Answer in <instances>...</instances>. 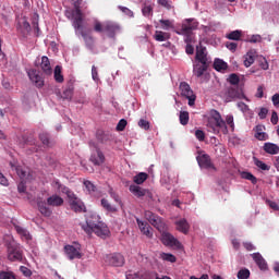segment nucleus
I'll return each instance as SVG.
<instances>
[{"instance_id": "6", "label": "nucleus", "mask_w": 279, "mask_h": 279, "mask_svg": "<svg viewBox=\"0 0 279 279\" xmlns=\"http://www.w3.org/2000/svg\"><path fill=\"white\" fill-rule=\"evenodd\" d=\"M207 128L211 130L214 134H228V125H226V120L221 117L219 111L213 109L207 119Z\"/></svg>"}, {"instance_id": "19", "label": "nucleus", "mask_w": 279, "mask_h": 279, "mask_svg": "<svg viewBox=\"0 0 279 279\" xmlns=\"http://www.w3.org/2000/svg\"><path fill=\"white\" fill-rule=\"evenodd\" d=\"M9 260L11 262H20L22 260V251L17 248V246H9Z\"/></svg>"}, {"instance_id": "25", "label": "nucleus", "mask_w": 279, "mask_h": 279, "mask_svg": "<svg viewBox=\"0 0 279 279\" xmlns=\"http://www.w3.org/2000/svg\"><path fill=\"white\" fill-rule=\"evenodd\" d=\"M253 260L257 264L259 269L262 270H267L268 269V264H266V259L262 256L259 253L253 254Z\"/></svg>"}, {"instance_id": "34", "label": "nucleus", "mask_w": 279, "mask_h": 279, "mask_svg": "<svg viewBox=\"0 0 279 279\" xmlns=\"http://www.w3.org/2000/svg\"><path fill=\"white\" fill-rule=\"evenodd\" d=\"M242 36V31H232L231 33L227 34L226 38H228V40H241Z\"/></svg>"}, {"instance_id": "28", "label": "nucleus", "mask_w": 279, "mask_h": 279, "mask_svg": "<svg viewBox=\"0 0 279 279\" xmlns=\"http://www.w3.org/2000/svg\"><path fill=\"white\" fill-rule=\"evenodd\" d=\"M177 223V230H179V232H182L183 234H189V222L186 221V219H181L179 221L175 222Z\"/></svg>"}, {"instance_id": "56", "label": "nucleus", "mask_w": 279, "mask_h": 279, "mask_svg": "<svg viewBox=\"0 0 279 279\" xmlns=\"http://www.w3.org/2000/svg\"><path fill=\"white\" fill-rule=\"evenodd\" d=\"M92 77L94 82H99V72H97V66H92Z\"/></svg>"}, {"instance_id": "2", "label": "nucleus", "mask_w": 279, "mask_h": 279, "mask_svg": "<svg viewBox=\"0 0 279 279\" xmlns=\"http://www.w3.org/2000/svg\"><path fill=\"white\" fill-rule=\"evenodd\" d=\"M145 219L161 233V242L163 245H180V242L173 234L167 232V223L160 216L154 214L151 210L144 211Z\"/></svg>"}, {"instance_id": "21", "label": "nucleus", "mask_w": 279, "mask_h": 279, "mask_svg": "<svg viewBox=\"0 0 279 279\" xmlns=\"http://www.w3.org/2000/svg\"><path fill=\"white\" fill-rule=\"evenodd\" d=\"M40 66L45 75H51L53 73V70L51 69V62L49 61V57L47 56L41 57Z\"/></svg>"}, {"instance_id": "26", "label": "nucleus", "mask_w": 279, "mask_h": 279, "mask_svg": "<svg viewBox=\"0 0 279 279\" xmlns=\"http://www.w3.org/2000/svg\"><path fill=\"white\" fill-rule=\"evenodd\" d=\"M169 38H171V34L167 32L156 31L154 34V39L157 40V43H166Z\"/></svg>"}, {"instance_id": "43", "label": "nucleus", "mask_w": 279, "mask_h": 279, "mask_svg": "<svg viewBox=\"0 0 279 279\" xmlns=\"http://www.w3.org/2000/svg\"><path fill=\"white\" fill-rule=\"evenodd\" d=\"M250 278V270L241 269L236 272V279H247Z\"/></svg>"}, {"instance_id": "22", "label": "nucleus", "mask_w": 279, "mask_h": 279, "mask_svg": "<svg viewBox=\"0 0 279 279\" xmlns=\"http://www.w3.org/2000/svg\"><path fill=\"white\" fill-rule=\"evenodd\" d=\"M17 29L23 34V36H27L29 32H32V25H29V22L27 20L23 19L17 23Z\"/></svg>"}, {"instance_id": "36", "label": "nucleus", "mask_w": 279, "mask_h": 279, "mask_svg": "<svg viewBox=\"0 0 279 279\" xmlns=\"http://www.w3.org/2000/svg\"><path fill=\"white\" fill-rule=\"evenodd\" d=\"M179 121L181 125H189V121H190L189 111H181L179 114Z\"/></svg>"}, {"instance_id": "31", "label": "nucleus", "mask_w": 279, "mask_h": 279, "mask_svg": "<svg viewBox=\"0 0 279 279\" xmlns=\"http://www.w3.org/2000/svg\"><path fill=\"white\" fill-rule=\"evenodd\" d=\"M147 178H149V174L146 172H140L133 178V182L137 185H141L147 180Z\"/></svg>"}, {"instance_id": "8", "label": "nucleus", "mask_w": 279, "mask_h": 279, "mask_svg": "<svg viewBox=\"0 0 279 279\" xmlns=\"http://www.w3.org/2000/svg\"><path fill=\"white\" fill-rule=\"evenodd\" d=\"M63 193L66 195L68 204L73 213H86V205H84V202L73 191H70L69 187H63Z\"/></svg>"}, {"instance_id": "4", "label": "nucleus", "mask_w": 279, "mask_h": 279, "mask_svg": "<svg viewBox=\"0 0 279 279\" xmlns=\"http://www.w3.org/2000/svg\"><path fill=\"white\" fill-rule=\"evenodd\" d=\"M82 230L86 232V234L95 233L96 236H100V239H106L108 234H110V229L108 226L101 221V217L97 214H92L86 218V223L81 225Z\"/></svg>"}, {"instance_id": "20", "label": "nucleus", "mask_w": 279, "mask_h": 279, "mask_svg": "<svg viewBox=\"0 0 279 279\" xmlns=\"http://www.w3.org/2000/svg\"><path fill=\"white\" fill-rule=\"evenodd\" d=\"M208 66H210V63L195 64L193 68V73H194L195 77H202V75H204V73H206L208 71Z\"/></svg>"}, {"instance_id": "24", "label": "nucleus", "mask_w": 279, "mask_h": 279, "mask_svg": "<svg viewBox=\"0 0 279 279\" xmlns=\"http://www.w3.org/2000/svg\"><path fill=\"white\" fill-rule=\"evenodd\" d=\"M263 149L264 151H266V154H270L271 156H276V154H279V146L274 143H265Z\"/></svg>"}, {"instance_id": "49", "label": "nucleus", "mask_w": 279, "mask_h": 279, "mask_svg": "<svg viewBox=\"0 0 279 279\" xmlns=\"http://www.w3.org/2000/svg\"><path fill=\"white\" fill-rule=\"evenodd\" d=\"M126 125H128V120L121 119V120L118 122V124H117V131H118V132H123V130H125Z\"/></svg>"}, {"instance_id": "30", "label": "nucleus", "mask_w": 279, "mask_h": 279, "mask_svg": "<svg viewBox=\"0 0 279 279\" xmlns=\"http://www.w3.org/2000/svg\"><path fill=\"white\" fill-rule=\"evenodd\" d=\"M214 69L218 72L226 71L228 69V63L221 59H216L214 61Z\"/></svg>"}, {"instance_id": "59", "label": "nucleus", "mask_w": 279, "mask_h": 279, "mask_svg": "<svg viewBox=\"0 0 279 279\" xmlns=\"http://www.w3.org/2000/svg\"><path fill=\"white\" fill-rule=\"evenodd\" d=\"M227 49H229V51H236V47H239V44L236 43H227L226 44Z\"/></svg>"}, {"instance_id": "64", "label": "nucleus", "mask_w": 279, "mask_h": 279, "mask_svg": "<svg viewBox=\"0 0 279 279\" xmlns=\"http://www.w3.org/2000/svg\"><path fill=\"white\" fill-rule=\"evenodd\" d=\"M247 41L248 43H260V35H253Z\"/></svg>"}, {"instance_id": "47", "label": "nucleus", "mask_w": 279, "mask_h": 279, "mask_svg": "<svg viewBox=\"0 0 279 279\" xmlns=\"http://www.w3.org/2000/svg\"><path fill=\"white\" fill-rule=\"evenodd\" d=\"M228 82L232 84V86H236V84H239V82H241V80L239 78V75L236 74H230Z\"/></svg>"}, {"instance_id": "52", "label": "nucleus", "mask_w": 279, "mask_h": 279, "mask_svg": "<svg viewBox=\"0 0 279 279\" xmlns=\"http://www.w3.org/2000/svg\"><path fill=\"white\" fill-rule=\"evenodd\" d=\"M154 12V8L151 5H144L143 9H142V13L145 15V16H149L151 13Z\"/></svg>"}, {"instance_id": "41", "label": "nucleus", "mask_w": 279, "mask_h": 279, "mask_svg": "<svg viewBox=\"0 0 279 279\" xmlns=\"http://www.w3.org/2000/svg\"><path fill=\"white\" fill-rule=\"evenodd\" d=\"M109 195L110 197L114 201L116 204H119V206H123V202L121 201V196L114 192V190L110 189L109 190Z\"/></svg>"}, {"instance_id": "32", "label": "nucleus", "mask_w": 279, "mask_h": 279, "mask_svg": "<svg viewBox=\"0 0 279 279\" xmlns=\"http://www.w3.org/2000/svg\"><path fill=\"white\" fill-rule=\"evenodd\" d=\"M100 204L102 206V208H105V210H107V213H117V207L113 206L112 204H110V202L106 198H102L100 201Z\"/></svg>"}, {"instance_id": "44", "label": "nucleus", "mask_w": 279, "mask_h": 279, "mask_svg": "<svg viewBox=\"0 0 279 279\" xmlns=\"http://www.w3.org/2000/svg\"><path fill=\"white\" fill-rule=\"evenodd\" d=\"M225 123L226 125H229V128H231L232 132H234V116L228 114L226 117Z\"/></svg>"}, {"instance_id": "35", "label": "nucleus", "mask_w": 279, "mask_h": 279, "mask_svg": "<svg viewBox=\"0 0 279 279\" xmlns=\"http://www.w3.org/2000/svg\"><path fill=\"white\" fill-rule=\"evenodd\" d=\"M159 258L166 263H177V257L170 253H160Z\"/></svg>"}, {"instance_id": "1", "label": "nucleus", "mask_w": 279, "mask_h": 279, "mask_svg": "<svg viewBox=\"0 0 279 279\" xmlns=\"http://www.w3.org/2000/svg\"><path fill=\"white\" fill-rule=\"evenodd\" d=\"M75 10L72 12L73 22L72 26L75 29V34H80L85 43L87 49L93 51L95 49V37L90 35V31H84V17L82 16V10L80 9V4L82 0H73Z\"/></svg>"}, {"instance_id": "11", "label": "nucleus", "mask_w": 279, "mask_h": 279, "mask_svg": "<svg viewBox=\"0 0 279 279\" xmlns=\"http://www.w3.org/2000/svg\"><path fill=\"white\" fill-rule=\"evenodd\" d=\"M180 90H181V95L182 97H185L186 99H189V106H195V94L193 93V89H191V85H189V83L186 82H182L180 84Z\"/></svg>"}, {"instance_id": "23", "label": "nucleus", "mask_w": 279, "mask_h": 279, "mask_svg": "<svg viewBox=\"0 0 279 279\" xmlns=\"http://www.w3.org/2000/svg\"><path fill=\"white\" fill-rule=\"evenodd\" d=\"M129 191L130 193H133L135 197H145L148 193L147 190L134 184L130 185Z\"/></svg>"}, {"instance_id": "17", "label": "nucleus", "mask_w": 279, "mask_h": 279, "mask_svg": "<svg viewBox=\"0 0 279 279\" xmlns=\"http://www.w3.org/2000/svg\"><path fill=\"white\" fill-rule=\"evenodd\" d=\"M28 77L31 82L37 86V88H43L45 86V80H43V76L38 73L36 70H29L28 71Z\"/></svg>"}, {"instance_id": "13", "label": "nucleus", "mask_w": 279, "mask_h": 279, "mask_svg": "<svg viewBox=\"0 0 279 279\" xmlns=\"http://www.w3.org/2000/svg\"><path fill=\"white\" fill-rule=\"evenodd\" d=\"M195 60L199 64H211L213 59L208 57V51L206 50V47H196V54H195Z\"/></svg>"}, {"instance_id": "29", "label": "nucleus", "mask_w": 279, "mask_h": 279, "mask_svg": "<svg viewBox=\"0 0 279 279\" xmlns=\"http://www.w3.org/2000/svg\"><path fill=\"white\" fill-rule=\"evenodd\" d=\"M255 138H257V141H267L269 138V135L263 132V125L256 126Z\"/></svg>"}, {"instance_id": "5", "label": "nucleus", "mask_w": 279, "mask_h": 279, "mask_svg": "<svg viewBox=\"0 0 279 279\" xmlns=\"http://www.w3.org/2000/svg\"><path fill=\"white\" fill-rule=\"evenodd\" d=\"M94 32H96V34H106L108 38H116L117 34L121 32V25L113 21L101 23L100 21L95 20Z\"/></svg>"}, {"instance_id": "53", "label": "nucleus", "mask_w": 279, "mask_h": 279, "mask_svg": "<svg viewBox=\"0 0 279 279\" xmlns=\"http://www.w3.org/2000/svg\"><path fill=\"white\" fill-rule=\"evenodd\" d=\"M138 125L142 130H149L150 128V124H149V121L145 120V119H141L138 121Z\"/></svg>"}, {"instance_id": "38", "label": "nucleus", "mask_w": 279, "mask_h": 279, "mask_svg": "<svg viewBox=\"0 0 279 279\" xmlns=\"http://www.w3.org/2000/svg\"><path fill=\"white\" fill-rule=\"evenodd\" d=\"M254 62V51H248L246 56H244V66L250 68V65Z\"/></svg>"}, {"instance_id": "57", "label": "nucleus", "mask_w": 279, "mask_h": 279, "mask_svg": "<svg viewBox=\"0 0 279 279\" xmlns=\"http://www.w3.org/2000/svg\"><path fill=\"white\" fill-rule=\"evenodd\" d=\"M3 243H4V245H13L14 244V239L12 238V235L7 234L3 238Z\"/></svg>"}, {"instance_id": "15", "label": "nucleus", "mask_w": 279, "mask_h": 279, "mask_svg": "<svg viewBox=\"0 0 279 279\" xmlns=\"http://www.w3.org/2000/svg\"><path fill=\"white\" fill-rule=\"evenodd\" d=\"M136 223L144 236H147V239H151V236H154V229L147 223V221H143L140 218H136Z\"/></svg>"}, {"instance_id": "55", "label": "nucleus", "mask_w": 279, "mask_h": 279, "mask_svg": "<svg viewBox=\"0 0 279 279\" xmlns=\"http://www.w3.org/2000/svg\"><path fill=\"white\" fill-rule=\"evenodd\" d=\"M84 186L86 187V190L89 192V193H95V184H93V182L90 181H84Z\"/></svg>"}, {"instance_id": "3", "label": "nucleus", "mask_w": 279, "mask_h": 279, "mask_svg": "<svg viewBox=\"0 0 279 279\" xmlns=\"http://www.w3.org/2000/svg\"><path fill=\"white\" fill-rule=\"evenodd\" d=\"M199 27V22L195 19H187L185 20L182 25L181 29L177 31L179 36H184V43H186L185 52L187 56H193L195 53V48L193 44H195V29Z\"/></svg>"}, {"instance_id": "37", "label": "nucleus", "mask_w": 279, "mask_h": 279, "mask_svg": "<svg viewBox=\"0 0 279 279\" xmlns=\"http://www.w3.org/2000/svg\"><path fill=\"white\" fill-rule=\"evenodd\" d=\"M241 178L243 180H248L250 182H252V184H256L258 182V179H256L254 174H252L251 172H246V171L241 172Z\"/></svg>"}, {"instance_id": "40", "label": "nucleus", "mask_w": 279, "mask_h": 279, "mask_svg": "<svg viewBox=\"0 0 279 279\" xmlns=\"http://www.w3.org/2000/svg\"><path fill=\"white\" fill-rule=\"evenodd\" d=\"M159 23L161 25V29H165L166 32L173 29V22L171 20H160Z\"/></svg>"}, {"instance_id": "63", "label": "nucleus", "mask_w": 279, "mask_h": 279, "mask_svg": "<svg viewBox=\"0 0 279 279\" xmlns=\"http://www.w3.org/2000/svg\"><path fill=\"white\" fill-rule=\"evenodd\" d=\"M33 27L34 29H37V32H40V27H38V14H35V17L33 20Z\"/></svg>"}, {"instance_id": "46", "label": "nucleus", "mask_w": 279, "mask_h": 279, "mask_svg": "<svg viewBox=\"0 0 279 279\" xmlns=\"http://www.w3.org/2000/svg\"><path fill=\"white\" fill-rule=\"evenodd\" d=\"M51 186L57 189V191H61L62 193H64V189H66V186L62 185V183H60L58 180H53Z\"/></svg>"}, {"instance_id": "42", "label": "nucleus", "mask_w": 279, "mask_h": 279, "mask_svg": "<svg viewBox=\"0 0 279 279\" xmlns=\"http://www.w3.org/2000/svg\"><path fill=\"white\" fill-rule=\"evenodd\" d=\"M258 64L263 71H267L269 69V62H267V59L265 57L258 58Z\"/></svg>"}, {"instance_id": "10", "label": "nucleus", "mask_w": 279, "mask_h": 279, "mask_svg": "<svg viewBox=\"0 0 279 279\" xmlns=\"http://www.w3.org/2000/svg\"><path fill=\"white\" fill-rule=\"evenodd\" d=\"M89 147H94L95 149L93 150L89 160L95 165V167H101V165L106 162V155H104V151L99 148V144L89 142Z\"/></svg>"}, {"instance_id": "7", "label": "nucleus", "mask_w": 279, "mask_h": 279, "mask_svg": "<svg viewBox=\"0 0 279 279\" xmlns=\"http://www.w3.org/2000/svg\"><path fill=\"white\" fill-rule=\"evenodd\" d=\"M63 204H64V198L54 194L47 198V203L45 201H39L37 203V206H38L39 213H41L44 217H51L53 211H51V208H49L48 206L58 208Z\"/></svg>"}, {"instance_id": "62", "label": "nucleus", "mask_w": 279, "mask_h": 279, "mask_svg": "<svg viewBox=\"0 0 279 279\" xmlns=\"http://www.w3.org/2000/svg\"><path fill=\"white\" fill-rule=\"evenodd\" d=\"M271 99L275 108H279V94H275Z\"/></svg>"}, {"instance_id": "60", "label": "nucleus", "mask_w": 279, "mask_h": 279, "mask_svg": "<svg viewBox=\"0 0 279 279\" xmlns=\"http://www.w3.org/2000/svg\"><path fill=\"white\" fill-rule=\"evenodd\" d=\"M269 112V110H267V108H262L258 116L259 119H267V113Z\"/></svg>"}, {"instance_id": "61", "label": "nucleus", "mask_w": 279, "mask_h": 279, "mask_svg": "<svg viewBox=\"0 0 279 279\" xmlns=\"http://www.w3.org/2000/svg\"><path fill=\"white\" fill-rule=\"evenodd\" d=\"M270 121H271L272 125H278V112L272 111Z\"/></svg>"}, {"instance_id": "27", "label": "nucleus", "mask_w": 279, "mask_h": 279, "mask_svg": "<svg viewBox=\"0 0 279 279\" xmlns=\"http://www.w3.org/2000/svg\"><path fill=\"white\" fill-rule=\"evenodd\" d=\"M17 234H20V236L24 240V241H32V235L29 234V231H27L25 228L15 225L14 226Z\"/></svg>"}, {"instance_id": "33", "label": "nucleus", "mask_w": 279, "mask_h": 279, "mask_svg": "<svg viewBox=\"0 0 279 279\" xmlns=\"http://www.w3.org/2000/svg\"><path fill=\"white\" fill-rule=\"evenodd\" d=\"M54 80L58 84H62L64 82V76L62 75V66L56 65L54 68Z\"/></svg>"}, {"instance_id": "45", "label": "nucleus", "mask_w": 279, "mask_h": 279, "mask_svg": "<svg viewBox=\"0 0 279 279\" xmlns=\"http://www.w3.org/2000/svg\"><path fill=\"white\" fill-rule=\"evenodd\" d=\"M0 279H15V274L12 271H0Z\"/></svg>"}, {"instance_id": "48", "label": "nucleus", "mask_w": 279, "mask_h": 279, "mask_svg": "<svg viewBox=\"0 0 279 279\" xmlns=\"http://www.w3.org/2000/svg\"><path fill=\"white\" fill-rule=\"evenodd\" d=\"M39 140L41 141L43 145H46V147H49V134L47 133H40Z\"/></svg>"}, {"instance_id": "54", "label": "nucleus", "mask_w": 279, "mask_h": 279, "mask_svg": "<svg viewBox=\"0 0 279 279\" xmlns=\"http://www.w3.org/2000/svg\"><path fill=\"white\" fill-rule=\"evenodd\" d=\"M195 136H196L197 141L204 142L206 138V133H204V131H202V130H196Z\"/></svg>"}, {"instance_id": "39", "label": "nucleus", "mask_w": 279, "mask_h": 279, "mask_svg": "<svg viewBox=\"0 0 279 279\" xmlns=\"http://www.w3.org/2000/svg\"><path fill=\"white\" fill-rule=\"evenodd\" d=\"M73 90H74V88H73V86L72 85H70V86H68L64 90H63V98L64 99H68V101H71V99H73Z\"/></svg>"}, {"instance_id": "51", "label": "nucleus", "mask_w": 279, "mask_h": 279, "mask_svg": "<svg viewBox=\"0 0 279 279\" xmlns=\"http://www.w3.org/2000/svg\"><path fill=\"white\" fill-rule=\"evenodd\" d=\"M12 169H15L17 175L21 178V180H23V178H25L26 172L25 170H23V168L21 166H12Z\"/></svg>"}, {"instance_id": "58", "label": "nucleus", "mask_w": 279, "mask_h": 279, "mask_svg": "<svg viewBox=\"0 0 279 279\" xmlns=\"http://www.w3.org/2000/svg\"><path fill=\"white\" fill-rule=\"evenodd\" d=\"M159 5H162V8H166L167 10H171L173 8L171 5V2L169 0H158Z\"/></svg>"}, {"instance_id": "16", "label": "nucleus", "mask_w": 279, "mask_h": 279, "mask_svg": "<svg viewBox=\"0 0 279 279\" xmlns=\"http://www.w3.org/2000/svg\"><path fill=\"white\" fill-rule=\"evenodd\" d=\"M196 160L202 169H215V165H213L210 156L207 154L198 155Z\"/></svg>"}, {"instance_id": "18", "label": "nucleus", "mask_w": 279, "mask_h": 279, "mask_svg": "<svg viewBox=\"0 0 279 279\" xmlns=\"http://www.w3.org/2000/svg\"><path fill=\"white\" fill-rule=\"evenodd\" d=\"M63 252H65V256H68L71 260L82 258V252L75 246H63Z\"/></svg>"}, {"instance_id": "9", "label": "nucleus", "mask_w": 279, "mask_h": 279, "mask_svg": "<svg viewBox=\"0 0 279 279\" xmlns=\"http://www.w3.org/2000/svg\"><path fill=\"white\" fill-rule=\"evenodd\" d=\"M222 99L227 104H230V101H234V99H243V89L239 88V86H230L223 89L222 92Z\"/></svg>"}, {"instance_id": "12", "label": "nucleus", "mask_w": 279, "mask_h": 279, "mask_svg": "<svg viewBox=\"0 0 279 279\" xmlns=\"http://www.w3.org/2000/svg\"><path fill=\"white\" fill-rule=\"evenodd\" d=\"M104 260L106 265L112 267H122L124 263L123 256L119 253L108 254L104 257Z\"/></svg>"}, {"instance_id": "50", "label": "nucleus", "mask_w": 279, "mask_h": 279, "mask_svg": "<svg viewBox=\"0 0 279 279\" xmlns=\"http://www.w3.org/2000/svg\"><path fill=\"white\" fill-rule=\"evenodd\" d=\"M255 165L256 167H258V169H262V171H269V166H267V163H265L264 161L256 159Z\"/></svg>"}, {"instance_id": "14", "label": "nucleus", "mask_w": 279, "mask_h": 279, "mask_svg": "<svg viewBox=\"0 0 279 279\" xmlns=\"http://www.w3.org/2000/svg\"><path fill=\"white\" fill-rule=\"evenodd\" d=\"M96 141L99 145H110L112 143L113 137L110 132H106L104 130L96 131Z\"/></svg>"}]
</instances>
